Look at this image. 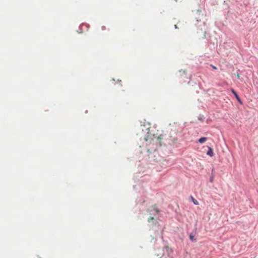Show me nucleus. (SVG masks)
Masks as SVG:
<instances>
[{"label":"nucleus","mask_w":258,"mask_h":258,"mask_svg":"<svg viewBox=\"0 0 258 258\" xmlns=\"http://www.w3.org/2000/svg\"><path fill=\"white\" fill-rule=\"evenodd\" d=\"M148 135L145 138L147 142L146 146L148 152L152 153L156 151L159 147L161 146V140L163 138L162 135L155 136L154 135L148 133Z\"/></svg>","instance_id":"nucleus-1"},{"label":"nucleus","mask_w":258,"mask_h":258,"mask_svg":"<svg viewBox=\"0 0 258 258\" xmlns=\"http://www.w3.org/2000/svg\"><path fill=\"white\" fill-rule=\"evenodd\" d=\"M207 154L210 156V157H213L214 156V152L213 151V150L210 147H208V151L207 152Z\"/></svg>","instance_id":"nucleus-2"},{"label":"nucleus","mask_w":258,"mask_h":258,"mask_svg":"<svg viewBox=\"0 0 258 258\" xmlns=\"http://www.w3.org/2000/svg\"><path fill=\"white\" fill-rule=\"evenodd\" d=\"M152 209H153V210H154L155 211V212H156V214H158V213H159V209L156 207V205H154V206H153V207L152 208V209H149V210H148V211H149V212H152Z\"/></svg>","instance_id":"nucleus-3"},{"label":"nucleus","mask_w":258,"mask_h":258,"mask_svg":"<svg viewBox=\"0 0 258 258\" xmlns=\"http://www.w3.org/2000/svg\"><path fill=\"white\" fill-rule=\"evenodd\" d=\"M207 140V138H206V137H202V138H201L198 140V142L199 143L202 144V143H204L205 141H206Z\"/></svg>","instance_id":"nucleus-4"},{"label":"nucleus","mask_w":258,"mask_h":258,"mask_svg":"<svg viewBox=\"0 0 258 258\" xmlns=\"http://www.w3.org/2000/svg\"><path fill=\"white\" fill-rule=\"evenodd\" d=\"M190 198L195 205H199V202L197 200L195 199L192 196H190Z\"/></svg>","instance_id":"nucleus-5"},{"label":"nucleus","mask_w":258,"mask_h":258,"mask_svg":"<svg viewBox=\"0 0 258 258\" xmlns=\"http://www.w3.org/2000/svg\"><path fill=\"white\" fill-rule=\"evenodd\" d=\"M231 91L233 93V94L234 95L235 98H237L238 97V95H237V93L234 91V89H231Z\"/></svg>","instance_id":"nucleus-6"},{"label":"nucleus","mask_w":258,"mask_h":258,"mask_svg":"<svg viewBox=\"0 0 258 258\" xmlns=\"http://www.w3.org/2000/svg\"><path fill=\"white\" fill-rule=\"evenodd\" d=\"M236 98L237 100V101H238L240 104H242V101H241V99H240V98H239V96H238V97H237V98Z\"/></svg>","instance_id":"nucleus-7"},{"label":"nucleus","mask_w":258,"mask_h":258,"mask_svg":"<svg viewBox=\"0 0 258 258\" xmlns=\"http://www.w3.org/2000/svg\"><path fill=\"white\" fill-rule=\"evenodd\" d=\"M194 236L192 235H189V238L191 240H194Z\"/></svg>","instance_id":"nucleus-8"},{"label":"nucleus","mask_w":258,"mask_h":258,"mask_svg":"<svg viewBox=\"0 0 258 258\" xmlns=\"http://www.w3.org/2000/svg\"><path fill=\"white\" fill-rule=\"evenodd\" d=\"M154 219V218L152 217H150V218H148V221L149 222H151L152 220H153Z\"/></svg>","instance_id":"nucleus-9"},{"label":"nucleus","mask_w":258,"mask_h":258,"mask_svg":"<svg viewBox=\"0 0 258 258\" xmlns=\"http://www.w3.org/2000/svg\"><path fill=\"white\" fill-rule=\"evenodd\" d=\"M211 67H212L214 69H215V70H216V69H217V67H215V66H213V65H211Z\"/></svg>","instance_id":"nucleus-10"},{"label":"nucleus","mask_w":258,"mask_h":258,"mask_svg":"<svg viewBox=\"0 0 258 258\" xmlns=\"http://www.w3.org/2000/svg\"><path fill=\"white\" fill-rule=\"evenodd\" d=\"M239 77H240V76H239V75L238 74L237 75V77L238 78H239Z\"/></svg>","instance_id":"nucleus-11"},{"label":"nucleus","mask_w":258,"mask_h":258,"mask_svg":"<svg viewBox=\"0 0 258 258\" xmlns=\"http://www.w3.org/2000/svg\"><path fill=\"white\" fill-rule=\"evenodd\" d=\"M213 177H212V178H211V180H210V181H211V182H212V181H213Z\"/></svg>","instance_id":"nucleus-12"},{"label":"nucleus","mask_w":258,"mask_h":258,"mask_svg":"<svg viewBox=\"0 0 258 258\" xmlns=\"http://www.w3.org/2000/svg\"><path fill=\"white\" fill-rule=\"evenodd\" d=\"M102 29H105V27H102Z\"/></svg>","instance_id":"nucleus-13"}]
</instances>
